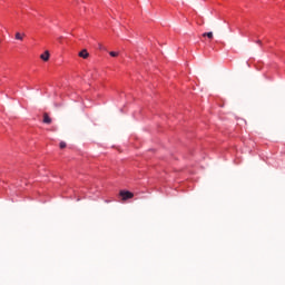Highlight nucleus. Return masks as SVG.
<instances>
[{
  "mask_svg": "<svg viewBox=\"0 0 285 285\" xmlns=\"http://www.w3.org/2000/svg\"><path fill=\"white\" fill-rule=\"evenodd\" d=\"M40 59H42V61H49L50 60V51H45L42 55H40Z\"/></svg>",
  "mask_w": 285,
  "mask_h": 285,
  "instance_id": "nucleus-2",
  "label": "nucleus"
},
{
  "mask_svg": "<svg viewBox=\"0 0 285 285\" xmlns=\"http://www.w3.org/2000/svg\"><path fill=\"white\" fill-rule=\"evenodd\" d=\"M23 37H26V33L21 32H16L14 39L16 41H23Z\"/></svg>",
  "mask_w": 285,
  "mask_h": 285,
  "instance_id": "nucleus-4",
  "label": "nucleus"
},
{
  "mask_svg": "<svg viewBox=\"0 0 285 285\" xmlns=\"http://www.w3.org/2000/svg\"><path fill=\"white\" fill-rule=\"evenodd\" d=\"M203 37H208L209 39H213V31L203 33Z\"/></svg>",
  "mask_w": 285,
  "mask_h": 285,
  "instance_id": "nucleus-6",
  "label": "nucleus"
},
{
  "mask_svg": "<svg viewBox=\"0 0 285 285\" xmlns=\"http://www.w3.org/2000/svg\"><path fill=\"white\" fill-rule=\"evenodd\" d=\"M257 43L262 45V40H258Z\"/></svg>",
  "mask_w": 285,
  "mask_h": 285,
  "instance_id": "nucleus-9",
  "label": "nucleus"
},
{
  "mask_svg": "<svg viewBox=\"0 0 285 285\" xmlns=\"http://www.w3.org/2000/svg\"><path fill=\"white\" fill-rule=\"evenodd\" d=\"M78 56L82 59H88V57H90V53H88V50L83 49L78 53Z\"/></svg>",
  "mask_w": 285,
  "mask_h": 285,
  "instance_id": "nucleus-3",
  "label": "nucleus"
},
{
  "mask_svg": "<svg viewBox=\"0 0 285 285\" xmlns=\"http://www.w3.org/2000/svg\"><path fill=\"white\" fill-rule=\"evenodd\" d=\"M109 55L110 57H119V52L117 51H110Z\"/></svg>",
  "mask_w": 285,
  "mask_h": 285,
  "instance_id": "nucleus-7",
  "label": "nucleus"
},
{
  "mask_svg": "<svg viewBox=\"0 0 285 285\" xmlns=\"http://www.w3.org/2000/svg\"><path fill=\"white\" fill-rule=\"evenodd\" d=\"M60 148H61V149L66 148V142L61 141V142H60Z\"/></svg>",
  "mask_w": 285,
  "mask_h": 285,
  "instance_id": "nucleus-8",
  "label": "nucleus"
},
{
  "mask_svg": "<svg viewBox=\"0 0 285 285\" xmlns=\"http://www.w3.org/2000/svg\"><path fill=\"white\" fill-rule=\"evenodd\" d=\"M119 195H120L122 202L132 199V197H135V194H132V191H127V190H120Z\"/></svg>",
  "mask_w": 285,
  "mask_h": 285,
  "instance_id": "nucleus-1",
  "label": "nucleus"
},
{
  "mask_svg": "<svg viewBox=\"0 0 285 285\" xmlns=\"http://www.w3.org/2000/svg\"><path fill=\"white\" fill-rule=\"evenodd\" d=\"M43 124H52V118H50V116L48 114H43Z\"/></svg>",
  "mask_w": 285,
  "mask_h": 285,
  "instance_id": "nucleus-5",
  "label": "nucleus"
}]
</instances>
